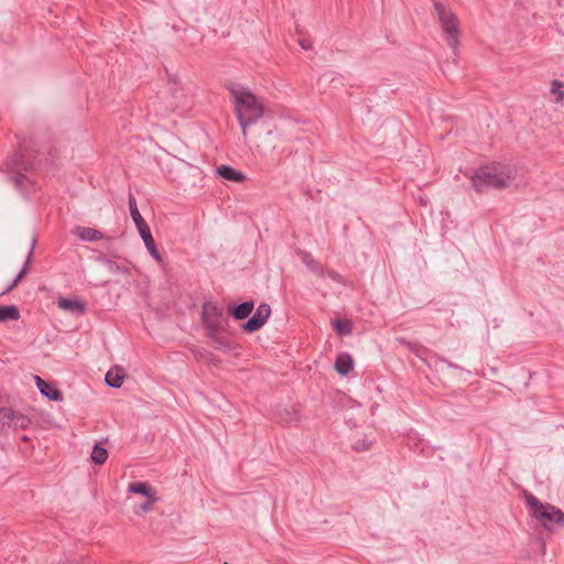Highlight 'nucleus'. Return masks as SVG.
Here are the masks:
<instances>
[{
    "label": "nucleus",
    "mask_w": 564,
    "mask_h": 564,
    "mask_svg": "<svg viewBox=\"0 0 564 564\" xmlns=\"http://www.w3.org/2000/svg\"><path fill=\"white\" fill-rule=\"evenodd\" d=\"M35 384L44 397L51 401H62L63 393L54 384L43 380L40 376H34Z\"/></svg>",
    "instance_id": "nucleus-8"
},
{
    "label": "nucleus",
    "mask_w": 564,
    "mask_h": 564,
    "mask_svg": "<svg viewBox=\"0 0 564 564\" xmlns=\"http://www.w3.org/2000/svg\"><path fill=\"white\" fill-rule=\"evenodd\" d=\"M471 186L478 193L489 189L507 188L512 182V170L509 165L492 162L478 167L470 176Z\"/></svg>",
    "instance_id": "nucleus-3"
},
{
    "label": "nucleus",
    "mask_w": 564,
    "mask_h": 564,
    "mask_svg": "<svg viewBox=\"0 0 564 564\" xmlns=\"http://www.w3.org/2000/svg\"><path fill=\"white\" fill-rule=\"evenodd\" d=\"M435 9L444 33L447 35L448 45L456 50L458 45V21L452 11L446 9L442 3L436 2Z\"/></svg>",
    "instance_id": "nucleus-6"
},
{
    "label": "nucleus",
    "mask_w": 564,
    "mask_h": 564,
    "mask_svg": "<svg viewBox=\"0 0 564 564\" xmlns=\"http://www.w3.org/2000/svg\"><path fill=\"white\" fill-rule=\"evenodd\" d=\"M17 285H13V282L10 285H7V289H4L1 294H7L11 292Z\"/></svg>",
    "instance_id": "nucleus-31"
},
{
    "label": "nucleus",
    "mask_w": 564,
    "mask_h": 564,
    "mask_svg": "<svg viewBox=\"0 0 564 564\" xmlns=\"http://www.w3.org/2000/svg\"><path fill=\"white\" fill-rule=\"evenodd\" d=\"M90 457L95 464L102 465L108 458V451L100 444H95Z\"/></svg>",
    "instance_id": "nucleus-22"
},
{
    "label": "nucleus",
    "mask_w": 564,
    "mask_h": 564,
    "mask_svg": "<svg viewBox=\"0 0 564 564\" xmlns=\"http://www.w3.org/2000/svg\"><path fill=\"white\" fill-rule=\"evenodd\" d=\"M303 261L304 263L306 264V267L308 268L310 271L318 274V275H323L324 274V267L323 264L315 260L314 258H312L311 254L308 253H305L304 257H303Z\"/></svg>",
    "instance_id": "nucleus-24"
},
{
    "label": "nucleus",
    "mask_w": 564,
    "mask_h": 564,
    "mask_svg": "<svg viewBox=\"0 0 564 564\" xmlns=\"http://www.w3.org/2000/svg\"><path fill=\"white\" fill-rule=\"evenodd\" d=\"M128 204H129V210H130L131 218H132L138 231L143 228L149 227L147 221L143 219V217L141 216V214L139 212L135 197L132 193H129Z\"/></svg>",
    "instance_id": "nucleus-13"
},
{
    "label": "nucleus",
    "mask_w": 564,
    "mask_h": 564,
    "mask_svg": "<svg viewBox=\"0 0 564 564\" xmlns=\"http://www.w3.org/2000/svg\"><path fill=\"white\" fill-rule=\"evenodd\" d=\"M124 370L121 367L110 369L105 377L106 383L112 388H120L123 383Z\"/></svg>",
    "instance_id": "nucleus-19"
},
{
    "label": "nucleus",
    "mask_w": 564,
    "mask_h": 564,
    "mask_svg": "<svg viewBox=\"0 0 564 564\" xmlns=\"http://www.w3.org/2000/svg\"><path fill=\"white\" fill-rule=\"evenodd\" d=\"M235 102V112L243 137L247 135V128L254 124L263 117V105L259 102L257 97L248 89L237 83L226 85Z\"/></svg>",
    "instance_id": "nucleus-2"
},
{
    "label": "nucleus",
    "mask_w": 564,
    "mask_h": 564,
    "mask_svg": "<svg viewBox=\"0 0 564 564\" xmlns=\"http://www.w3.org/2000/svg\"><path fill=\"white\" fill-rule=\"evenodd\" d=\"M32 421L23 413L11 408L0 406V434H8L10 431L28 430Z\"/></svg>",
    "instance_id": "nucleus-5"
},
{
    "label": "nucleus",
    "mask_w": 564,
    "mask_h": 564,
    "mask_svg": "<svg viewBox=\"0 0 564 564\" xmlns=\"http://www.w3.org/2000/svg\"><path fill=\"white\" fill-rule=\"evenodd\" d=\"M128 491L131 494L144 496L145 498H150L156 495L155 490L147 481L130 482L128 486Z\"/></svg>",
    "instance_id": "nucleus-18"
},
{
    "label": "nucleus",
    "mask_w": 564,
    "mask_h": 564,
    "mask_svg": "<svg viewBox=\"0 0 564 564\" xmlns=\"http://www.w3.org/2000/svg\"><path fill=\"white\" fill-rule=\"evenodd\" d=\"M57 305L73 314L83 315L86 313V303L77 299L59 297Z\"/></svg>",
    "instance_id": "nucleus-10"
},
{
    "label": "nucleus",
    "mask_w": 564,
    "mask_h": 564,
    "mask_svg": "<svg viewBox=\"0 0 564 564\" xmlns=\"http://www.w3.org/2000/svg\"><path fill=\"white\" fill-rule=\"evenodd\" d=\"M10 181L14 184L15 188L25 192L28 188L29 178L25 174L21 172H17L15 174L10 175Z\"/></svg>",
    "instance_id": "nucleus-25"
},
{
    "label": "nucleus",
    "mask_w": 564,
    "mask_h": 564,
    "mask_svg": "<svg viewBox=\"0 0 564 564\" xmlns=\"http://www.w3.org/2000/svg\"><path fill=\"white\" fill-rule=\"evenodd\" d=\"M443 362H445L448 367L451 368H457L456 365H454L453 362H451L449 360L445 359V358H442L441 359Z\"/></svg>",
    "instance_id": "nucleus-32"
},
{
    "label": "nucleus",
    "mask_w": 564,
    "mask_h": 564,
    "mask_svg": "<svg viewBox=\"0 0 564 564\" xmlns=\"http://www.w3.org/2000/svg\"><path fill=\"white\" fill-rule=\"evenodd\" d=\"M139 234H140V237L142 238L149 253L151 254V257L161 263L163 261V259H162V256H161L159 249L155 246L150 227L139 230Z\"/></svg>",
    "instance_id": "nucleus-11"
},
{
    "label": "nucleus",
    "mask_w": 564,
    "mask_h": 564,
    "mask_svg": "<svg viewBox=\"0 0 564 564\" xmlns=\"http://www.w3.org/2000/svg\"><path fill=\"white\" fill-rule=\"evenodd\" d=\"M271 314V307L267 303H261L254 314L248 318L247 322H245L241 325V328L246 333H253L259 330L268 321Z\"/></svg>",
    "instance_id": "nucleus-7"
},
{
    "label": "nucleus",
    "mask_w": 564,
    "mask_h": 564,
    "mask_svg": "<svg viewBox=\"0 0 564 564\" xmlns=\"http://www.w3.org/2000/svg\"><path fill=\"white\" fill-rule=\"evenodd\" d=\"M525 503L530 514L547 531L564 527V512L551 505L543 503L534 495L525 494Z\"/></svg>",
    "instance_id": "nucleus-4"
},
{
    "label": "nucleus",
    "mask_w": 564,
    "mask_h": 564,
    "mask_svg": "<svg viewBox=\"0 0 564 564\" xmlns=\"http://www.w3.org/2000/svg\"><path fill=\"white\" fill-rule=\"evenodd\" d=\"M75 235L84 241H97L104 238L100 230L82 226L75 228Z\"/></svg>",
    "instance_id": "nucleus-17"
},
{
    "label": "nucleus",
    "mask_w": 564,
    "mask_h": 564,
    "mask_svg": "<svg viewBox=\"0 0 564 564\" xmlns=\"http://www.w3.org/2000/svg\"><path fill=\"white\" fill-rule=\"evenodd\" d=\"M278 415L280 422L289 426L297 424L301 420L300 409L295 405L280 410Z\"/></svg>",
    "instance_id": "nucleus-12"
},
{
    "label": "nucleus",
    "mask_w": 564,
    "mask_h": 564,
    "mask_svg": "<svg viewBox=\"0 0 564 564\" xmlns=\"http://www.w3.org/2000/svg\"><path fill=\"white\" fill-rule=\"evenodd\" d=\"M217 173L220 177L236 183H240L246 180V175L242 172L229 165H220L217 169Z\"/></svg>",
    "instance_id": "nucleus-15"
},
{
    "label": "nucleus",
    "mask_w": 564,
    "mask_h": 564,
    "mask_svg": "<svg viewBox=\"0 0 564 564\" xmlns=\"http://www.w3.org/2000/svg\"><path fill=\"white\" fill-rule=\"evenodd\" d=\"M202 324L215 349L227 352L236 349L237 345L228 330V317L221 307L205 303L202 310Z\"/></svg>",
    "instance_id": "nucleus-1"
},
{
    "label": "nucleus",
    "mask_w": 564,
    "mask_h": 564,
    "mask_svg": "<svg viewBox=\"0 0 564 564\" xmlns=\"http://www.w3.org/2000/svg\"><path fill=\"white\" fill-rule=\"evenodd\" d=\"M334 367L339 375L347 376L354 368L351 356L348 352L338 354Z\"/></svg>",
    "instance_id": "nucleus-14"
},
{
    "label": "nucleus",
    "mask_w": 564,
    "mask_h": 564,
    "mask_svg": "<svg viewBox=\"0 0 564 564\" xmlns=\"http://www.w3.org/2000/svg\"><path fill=\"white\" fill-rule=\"evenodd\" d=\"M98 261L104 263L111 273L127 274L129 272V270L127 268H123V267L119 265L113 260H110V259H107V258H99Z\"/></svg>",
    "instance_id": "nucleus-26"
},
{
    "label": "nucleus",
    "mask_w": 564,
    "mask_h": 564,
    "mask_svg": "<svg viewBox=\"0 0 564 564\" xmlns=\"http://www.w3.org/2000/svg\"><path fill=\"white\" fill-rule=\"evenodd\" d=\"M36 242H37V237H36V235H33L32 238H31V246H30V250H29L26 260H25L22 269L18 273V275L12 281L13 285H18L19 282L29 273V269H30V265H31V262H32V258H33V253H34V249H35Z\"/></svg>",
    "instance_id": "nucleus-16"
},
{
    "label": "nucleus",
    "mask_w": 564,
    "mask_h": 564,
    "mask_svg": "<svg viewBox=\"0 0 564 564\" xmlns=\"http://www.w3.org/2000/svg\"><path fill=\"white\" fill-rule=\"evenodd\" d=\"M22 440H23L24 442H28V441H29V437H28L26 435H24V436L22 437Z\"/></svg>",
    "instance_id": "nucleus-33"
},
{
    "label": "nucleus",
    "mask_w": 564,
    "mask_h": 564,
    "mask_svg": "<svg viewBox=\"0 0 564 564\" xmlns=\"http://www.w3.org/2000/svg\"><path fill=\"white\" fill-rule=\"evenodd\" d=\"M564 84L557 79L552 80L551 83V91L556 97L557 102L564 101V91H563Z\"/></svg>",
    "instance_id": "nucleus-27"
},
{
    "label": "nucleus",
    "mask_w": 564,
    "mask_h": 564,
    "mask_svg": "<svg viewBox=\"0 0 564 564\" xmlns=\"http://www.w3.org/2000/svg\"><path fill=\"white\" fill-rule=\"evenodd\" d=\"M299 45L303 50L307 51V50H310L312 47V42L310 40H307V39H299Z\"/></svg>",
    "instance_id": "nucleus-30"
},
{
    "label": "nucleus",
    "mask_w": 564,
    "mask_h": 564,
    "mask_svg": "<svg viewBox=\"0 0 564 564\" xmlns=\"http://www.w3.org/2000/svg\"><path fill=\"white\" fill-rule=\"evenodd\" d=\"M254 308V302L252 300L245 301L237 305H229L228 313L237 321L247 318Z\"/></svg>",
    "instance_id": "nucleus-9"
},
{
    "label": "nucleus",
    "mask_w": 564,
    "mask_h": 564,
    "mask_svg": "<svg viewBox=\"0 0 564 564\" xmlns=\"http://www.w3.org/2000/svg\"><path fill=\"white\" fill-rule=\"evenodd\" d=\"M156 500H158L156 495L152 496L150 498H147V500L139 506V510L142 513H148L149 511H151L153 509L154 503L156 502Z\"/></svg>",
    "instance_id": "nucleus-28"
},
{
    "label": "nucleus",
    "mask_w": 564,
    "mask_h": 564,
    "mask_svg": "<svg viewBox=\"0 0 564 564\" xmlns=\"http://www.w3.org/2000/svg\"><path fill=\"white\" fill-rule=\"evenodd\" d=\"M397 340L401 344V345H404L410 351L419 355V348H420V345L417 343H411L409 340H406L405 338L403 337H399L397 338Z\"/></svg>",
    "instance_id": "nucleus-29"
},
{
    "label": "nucleus",
    "mask_w": 564,
    "mask_h": 564,
    "mask_svg": "<svg viewBox=\"0 0 564 564\" xmlns=\"http://www.w3.org/2000/svg\"><path fill=\"white\" fill-rule=\"evenodd\" d=\"M20 318V311L15 305H1L0 306V323L8 321H18Z\"/></svg>",
    "instance_id": "nucleus-20"
},
{
    "label": "nucleus",
    "mask_w": 564,
    "mask_h": 564,
    "mask_svg": "<svg viewBox=\"0 0 564 564\" xmlns=\"http://www.w3.org/2000/svg\"><path fill=\"white\" fill-rule=\"evenodd\" d=\"M333 328L339 336H347L352 332V323L350 319H335L333 321Z\"/></svg>",
    "instance_id": "nucleus-21"
},
{
    "label": "nucleus",
    "mask_w": 564,
    "mask_h": 564,
    "mask_svg": "<svg viewBox=\"0 0 564 564\" xmlns=\"http://www.w3.org/2000/svg\"><path fill=\"white\" fill-rule=\"evenodd\" d=\"M6 164H7L8 169L11 171H14L20 167L26 169L24 166V156H23V154H21L19 152H14L10 156H8Z\"/></svg>",
    "instance_id": "nucleus-23"
}]
</instances>
